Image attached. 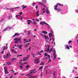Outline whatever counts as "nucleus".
Returning <instances> with one entry per match:
<instances>
[{
  "label": "nucleus",
  "mask_w": 78,
  "mask_h": 78,
  "mask_svg": "<svg viewBox=\"0 0 78 78\" xmlns=\"http://www.w3.org/2000/svg\"><path fill=\"white\" fill-rule=\"evenodd\" d=\"M36 2H35V3H34L33 4V6H34V4H36Z\"/></svg>",
  "instance_id": "obj_59"
},
{
  "label": "nucleus",
  "mask_w": 78,
  "mask_h": 78,
  "mask_svg": "<svg viewBox=\"0 0 78 78\" xmlns=\"http://www.w3.org/2000/svg\"><path fill=\"white\" fill-rule=\"evenodd\" d=\"M33 23L34 24H36V22L35 21H34L33 22Z\"/></svg>",
  "instance_id": "obj_48"
},
{
  "label": "nucleus",
  "mask_w": 78,
  "mask_h": 78,
  "mask_svg": "<svg viewBox=\"0 0 78 78\" xmlns=\"http://www.w3.org/2000/svg\"><path fill=\"white\" fill-rule=\"evenodd\" d=\"M58 5L57 4L56 5H55V8H58Z\"/></svg>",
  "instance_id": "obj_47"
},
{
  "label": "nucleus",
  "mask_w": 78,
  "mask_h": 78,
  "mask_svg": "<svg viewBox=\"0 0 78 78\" xmlns=\"http://www.w3.org/2000/svg\"><path fill=\"white\" fill-rule=\"evenodd\" d=\"M36 70H32L31 71H30V74H31V73H33V72H34V71H35Z\"/></svg>",
  "instance_id": "obj_19"
},
{
  "label": "nucleus",
  "mask_w": 78,
  "mask_h": 78,
  "mask_svg": "<svg viewBox=\"0 0 78 78\" xmlns=\"http://www.w3.org/2000/svg\"><path fill=\"white\" fill-rule=\"evenodd\" d=\"M15 44H18V43H19V42L16 41L15 42Z\"/></svg>",
  "instance_id": "obj_44"
},
{
  "label": "nucleus",
  "mask_w": 78,
  "mask_h": 78,
  "mask_svg": "<svg viewBox=\"0 0 78 78\" xmlns=\"http://www.w3.org/2000/svg\"><path fill=\"white\" fill-rule=\"evenodd\" d=\"M48 48H46L47 50H46V48H45V51L46 52H47L48 51H49V49H50V45H48Z\"/></svg>",
  "instance_id": "obj_3"
},
{
  "label": "nucleus",
  "mask_w": 78,
  "mask_h": 78,
  "mask_svg": "<svg viewBox=\"0 0 78 78\" xmlns=\"http://www.w3.org/2000/svg\"><path fill=\"white\" fill-rule=\"evenodd\" d=\"M39 58H37V59H34V63L35 64H38L39 63V62L37 61H39Z\"/></svg>",
  "instance_id": "obj_1"
},
{
  "label": "nucleus",
  "mask_w": 78,
  "mask_h": 78,
  "mask_svg": "<svg viewBox=\"0 0 78 78\" xmlns=\"http://www.w3.org/2000/svg\"><path fill=\"white\" fill-rule=\"evenodd\" d=\"M32 55L33 56V58H36V57L35 56H34V55H35L33 53H32Z\"/></svg>",
  "instance_id": "obj_24"
},
{
  "label": "nucleus",
  "mask_w": 78,
  "mask_h": 78,
  "mask_svg": "<svg viewBox=\"0 0 78 78\" xmlns=\"http://www.w3.org/2000/svg\"><path fill=\"white\" fill-rule=\"evenodd\" d=\"M62 11V9H60V8H58V10H57V11H58V12H59V11Z\"/></svg>",
  "instance_id": "obj_20"
},
{
  "label": "nucleus",
  "mask_w": 78,
  "mask_h": 78,
  "mask_svg": "<svg viewBox=\"0 0 78 78\" xmlns=\"http://www.w3.org/2000/svg\"><path fill=\"white\" fill-rule=\"evenodd\" d=\"M22 12H20V16H21L22 15Z\"/></svg>",
  "instance_id": "obj_46"
},
{
  "label": "nucleus",
  "mask_w": 78,
  "mask_h": 78,
  "mask_svg": "<svg viewBox=\"0 0 78 78\" xmlns=\"http://www.w3.org/2000/svg\"><path fill=\"white\" fill-rule=\"evenodd\" d=\"M42 33H43L44 34H47V32L46 31H42Z\"/></svg>",
  "instance_id": "obj_15"
},
{
  "label": "nucleus",
  "mask_w": 78,
  "mask_h": 78,
  "mask_svg": "<svg viewBox=\"0 0 78 78\" xmlns=\"http://www.w3.org/2000/svg\"><path fill=\"white\" fill-rule=\"evenodd\" d=\"M53 48H51L50 50V49H49V51H49V53H51V51H52V50H53Z\"/></svg>",
  "instance_id": "obj_9"
},
{
  "label": "nucleus",
  "mask_w": 78,
  "mask_h": 78,
  "mask_svg": "<svg viewBox=\"0 0 78 78\" xmlns=\"http://www.w3.org/2000/svg\"><path fill=\"white\" fill-rule=\"evenodd\" d=\"M4 20L3 19H2L1 20H0V22H2V21H3Z\"/></svg>",
  "instance_id": "obj_56"
},
{
  "label": "nucleus",
  "mask_w": 78,
  "mask_h": 78,
  "mask_svg": "<svg viewBox=\"0 0 78 78\" xmlns=\"http://www.w3.org/2000/svg\"><path fill=\"white\" fill-rule=\"evenodd\" d=\"M28 45H30V43H27L26 45L24 46L25 47H28Z\"/></svg>",
  "instance_id": "obj_10"
},
{
  "label": "nucleus",
  "mask_w": 78,
  "mask_h": 78,
  "mask_svg": "<svg viewBox=\"0 0 78 78\" xmlns=\"http://www.w3.org/2000/svg\"><path fill=\"white\" fill-rule=\"evenodd\" d=\"M20 16V15H16V17L17 18V17H18V16Z\"/></svg>",
  "instance_id": "obj_55"
},
{
  "label": "nucleus",
  "mask_w": 78,
  "mask_h": 78,
  "mask_svg": "<svg viewBox=\"0 0 78 78\" xmlns=\"http://www.w3.org/2000/svg\"><path fill=\"white\" fill-rule=\"evenodd\" d=\"M14 9V8H10V11H11L12 12H13V10Z\"/></svg>",
  "instance_id": "obj_18"
},
{
  "label": "nucleus",
  "mask_w": 78,
  "mask_h": 78,
  "mask_svg": "<svg viewBox=\"0 0 78 78\" xmlns=\"http://www.w3.org/2000/svg\"><path fill=\"white\" fill-rule=\"evenodd\" d=\"M3 57L4 59H6V58H8L7 56H6L5 55H4Z\"/></svg>",
  "instance_id": "obj_26"
},
{
  "label": "nucleus",
  "mask_w": 78,
  "mask_h": 78,
  "mask_svg": "<svg viewBox=\"0 0 78 78\" xmlns=\"http://www.w3.org/2000/svg\"><path fill=\"white\" fill-rule=\"evenodd\" d=\"M43 69V66H40L39 67L38 70H41V69Z\"/></svg>",
  "instance_id": "obj_21"
},
{
  "label": "nucleus",
  "mask_w": 78,
  "mask_h": 78,
  "mask_svg": "<svg viewBox=\"0 0 78 78\" xmlns=\"http://www.w3.org/2000/svg\"><path fill=\"white\" fill-rule=\"evenodd\" d=\"M38 4L39 5H41V6H43L44 5V3L41 2H38Z\"/></svg>",
  "instance_id": "obj_7"
},
{
  "label": "nucleus",
  "mask_w": 78,
  "mask_h": 78,
  "mask_svg": "<svg viewBox=\"0 0 78 78\" xmlns=\"http://www.w3.org/2000/svg\"><path fill=\"white\" fill-rule=\"evenodd\" d=\"M27 22H32V21L30 20H27Z\"/></svg>",
  "instance_id": "obj_42"
},
{
  "label": "nucleus",
  "mask_w": 78,
  "mask_h": 78,
  "mask_svg": "<svg viewBox=\"0 0 78 78\" xmlns=\"http://www.w3.org/2000/svg\"><path fill=\"white\" fill-rule=\"evenodd\" d=\"M76 12H78V10H76Z\"/></svg>",
  "instance_id": "obj_63"
},
{
  "label": "nucleus",
  "mask_w": 78,
  "mask_h": 78,
  "mask_svg": "<svg viewBox=\"0 0 78 78\" xmlns=\"http://www.w3.org/2000/svg\"><path fill=\"white\" fill-rule=\"evenodd\" d=\"M4 69L5 70V72H7V68H5L4 67Z\"/></svg>",
  "instance_id": "obj_39"
},
{
  "label": "nucleus",
  "mask_w": 78,
  "mask_h": 78,
  "mask_svg": "<svg viewBox=\"0 0 78 78\" xmlns=\"http://www.w3.org/2000/svg\"><path fill=\"white\" fill-rule=\"evenodd\" d=\"M18 55V56H22V55Z\"/></svg>",
  "instance_id": "obj_52"
},
{
  "label": "nucleus",
  "mask_w": 78,
  "mask_h": 78,
  "mask_svg": "<svg viewBox=\"0 0 78 78\" xmlns=\"http://www.w3.org/2000/svg\"><path fill=\"white\" fill-rule=\"evenodd\" d=\"M11 51H12V52H13L14 51V49H12L11 50Z\"/></svg>",
  "instance_id": "obj_57"
},
{
  "label": "nucleus",
  "mask_w": 78,
  "mask_h": 78,
  "mask_svg": "<svg viewBox=\"0 0 78 78\" xmlns=\"http://www.w3.org/2000/svg\"><path fill=\"white\" fill-rule=\"evenodd\" d=\"M44 24H45L46 25L49 26V25H48V24L47 23L45 22H44V21L41 22L40 23V25H41L42 26H43V25H44Z\"/></svg>",
  "instance_id": "obj_2"
},
{
  "label": "nucleus",
  "mask_w": 78,
  "mask_h": 78,
  "mask_svg": "<svg viewBox=\"0 0 78 78\" xmlns=\"http://www.w3.org/2000/svg\"><path fill=\"white\" fill-rule=\"evenodd\" d=\"M7 57L8 58H9L10 57V56L9 55V54L8 53L7 54Z\"/></svg>",
  "instance_id": "obj_28"
},
{
  "label": "nucleus",
  "mask_w": 78,
  "mask_h": 78,
  "mask_svg": "<svg viewBox=\"0 0 78 78\" xmlns=\"http://www.w3.org/2000/svg\"><path fill=\"white\" fill-rule=\"evenodd\" d=\"M65 47L66 48H67V49H68V50L70 49V48H69V46L67 45L66 46H65Z\"/></svg>",
  "instance_id": "obj_25"
},
{
  "label": "nucleus",
  "mask_w": 78,
  "mask_h": 78,
  "mask_svg": "<svg viewBox=\"0 0 78 78\" xmlns=\"http://www.w3.org/2000/svg\"><path fill=\"white\" fill-rule=\"evenodd\" d=\"M46 13L48 14H50V12L49 11V10L48 9L46 8Z\"/></svg>",
  "instance_id": "obj_8"
},
{
  "label": "nucleus",
  "mask_w": 78,
  "mask_h": 78,
  "mask_svg": "<svg viewBox=\"0 0 78 78\" xmlns=\"http://www.w3.org/2000/svg\"><path fill=\"white\" fill-rule=\"evenodd\" d=\"M47 1L46 0H42V2L43 3H46Z\"/></svg>",
  "instance_id": "obj_30"
},
{
  "label": "nucleus",
  "mask_w": 78,
  "mask_h": 78,
  "mask_svg": "<svg viewBox=\"0 0 78 78\" xmlns=\"http://www.w3.org/2000/svg\"><path fill=\"white\" fill-rule=\"evenodd\" d=\"M7 29H8V28H6L5 29H3V31H6Z\"/></svg>",
  "instance_id": "obj_40"
},
{
  "label": "nucleus",
  "mask_w": 78,
  "mask_h": 78,
  "mask_svg": "<svg viewBox=\"0 0 78 78\" xmlns=\"http://www.w3.org/2000/svg\"><path fill=\"white\" fill-rule=\"evenodd\" d=\"M72 42V41L70 40V41H69L68 42V44H70V43H71Z\"/></svg>",
  "instance_id": "obj_43"
},
{
  "label": "nucleus",
  "mask_w": 78,
  "mask_h": 78,
  "mask_svg": "<svg viewBox=\"0 0 78 78\" xmlns=\"http://www.w3.org/2000/svg\"><path fill=\"white\" fill-rule=\"evenodd\" d=\"M36 21H37V22H39V20H38V19H36Z\"/></svg>",
  "instance_id": "obj_54"
},
{
  "label": "nucleus",
  "mask_w": 78,
  "mask_h": 78,
  "mask_svg": "<svg viewBox=\"0 0 78 78\" xmlns=\"http://www.w3.org/2000/svg\"><path fill=\"white\" fill-rule=\"evenodd\" d=\"M52 40H53V41H55V39H54V38H53V37H52Z\"/></svg>",
  "instance_id": "obj_61"
},
{
  "label": "nucleus",
  "mask_w": 78,
  "mask_h": 78,
  "mask_svg": "<svg viewBox=\"0 0 78 78\" xmlns=\"http://www.w3.org/2000/svg\"><path fill=\"white\" fill-rule=\"evenodd\" d=\"M7 45H8V43H7L5 46L6 47V50H7Z\"/></svg>",
  "instance_id": "obj_45"
},
{
  "label": "nucleus",
  "mask_w": 78,
  "mask_h": 78,
  "mask_svg": "<svg viewBox=\"0 0 78 78\" xmlns=\"http://www.w3.org/2000/svg\"><path fill=\"white\" fill-rule=\"evenodd\" d=\"M26 69H28V68H29V67H30V66L27 65L26 66Z\"/></svg>",
  "instance_id": "obj_27"
},
{
  "label": "nucleus",
  "mask_w": 78,
  "mask_h": 78,
  "mask_svg": "<svg viewBox=\"0 0 78 78\" xmlns=\"http://www.w3.org/2000/svg\"><path fill=\"white\" fill-rule=\"evenodd\" d=\"M21 38H19V39H17V38H15L14 39V40L15 41H20V40L21 39Z\"/></svg>",
  "instance_id": "obj_14"
},
{
  "label": "nucleus",
  "mask_w": 78,
  "mask_h": 78,
  "mask_svg": "<svg viewBox=\"0 0 78 78\" xmlns=\"http://www.w3.org/2000/svg\"><path fill=\"white\" fill-rule=\"evenodd\" d=\"M6 64H8L7 65H9V64H10V63L9 62H7L6 63Z\"/></svg>",
  "instance_id": "obj_58"
},
{
  "label": "nucleus",
  "mask_w": 78,
  "mask_h": 78,
  "mask_svg": "<svg viewBox=\"0 0 78 78\" xmlns=\"http://www.w3.org/2000/svg\"><path fill=\"white\" fill-rule=\"evenodd\" d=\"M39 11L38 10L37 11V16H39Z\"/></svg>",
  "instance_id": "obj_16"
},
{
  "label": "nucleus",
  "mask_w": 78,
  "mask_h": 78,
  "mask_svg": "<svg viewBox=\"0 0 78 78\" xmlns=\"http://www.w3.org/2000/svg\"><path fill=\"white\" fill-rule=\"evenodd\" d=\"M58 5L61 6H63V4H61L59 3H57V4Z\"/></svg>",
  "instance_id": "obj_22"
},
{
  "label": "nucleus",
  "mask_w": 78,
  "mask_h": 78,
  "mask_svg": "<svg viewBox=\"0 0 78 78\" xmlns=\"http://www.w3.org/2000/svg\"><path fill=\"white\" fill-rule=\"evenodd\" d=\"M54 57H53V59L54 60H56V55H53Z\"/></svg>",
  "instance_id": "obj_17"
},
{
  "label": "nucleus",
  "mask_w": 78,
  "mask_h": 78,
  "mask_svg": "<svg viewBox=\"0 0 78 78\" xmlns=\"http://www.w3.org/2000/svg\"><path fill=\"white\" fill-rule=\"evenodd\" d=\"M55 53H56V51H55V50H54V53H53V55H55Z\"/></svg>",
  "instance_id": "obj_35"
},
{
  "label": "nucleus",
  "mask_w": 78,
  "mask_h": 78,
  "mask_svg": "<svg viewBox=\"0 0 78 78\" xmlns=\"http://www.w3.org/2000/svg\"><path fill=\"white\" fill-rule=\"evenodd\" d=\"M54 9L55 10H57V11H58V8H54Z\"/></svg>",
  "instance_id": "obj_50"
},
{
  "label": "nucleus",
  "mask_w": 78,
  "mask_h": 78,
  "mask_svg": "<svg viewBox=\"0 0 78 78\" xmlns=\"http://www.w3.org/2000/svg\"><path fill=\"white\" fill-rule=\"evenodd\" d=\"M19 67L21 69H23V67L22 66H20Z\"/></svg>",
  "instance_id": "obj_49"
},
{
  "label": "nucleus",
  "mask_w": 78,
  "mask_h": 78,
  "mask_svg": "<svg viewBox=\"0 0 78 78\" xmlns=\"http://www.w3.org/2000/svg\"><path fill=\"white\" fill-rule=\"evenodd\" d=\"M55 72L54 71L53 75H55Z\"/></svg>",
  "instance_id": "obj_62"
},
{
  "label": "nucleus",
  "mask_w": 78,
  "mask_h": 78,
  "mask_svg": "<svg viewBox=\"0 0 78 78\" xmlns=\"http://www.w3.org/2000/svg\"><path fill=\"white\" fill-rule=\"evenodd\" d=\"M22 45H20L19 48L20 49H22Z\"/></svg>",
  "instance_id": "obj_29"
},
{
  "label": "nucleus",
  "mask_w": 78,
  "mask_h": 78,
  "mask_svg": "<svg viewBox=\"0 0 78 78\" xmlns=\"http://www.w3.org/2000/svg\"><path fill=\"white\" fill-rule=\"evenodd\" d=\"M19 35V33H16L13 36V37H15V36H18Z\"/></svg>",
  "instance_id": "obj_12"
},
{
  "label": "nucleus",
  "mask_w": 78,
  "mask_h": 78,
  "mask_svg": "<svg viewBox=\"0 0 78 78\" xmlns=\"http://www.w3.org/2000/svg\"><path fill=\"white\" fill-rule=\"evenodd\" d=\"M44 36V38L46 40H48V37L46 36V35L44 34L43 35Z\"/></svg>",
  "instance_id": "obj_5"
},
{
  "label": "nucleus",
  "mask_w": 78,
  "mask_h": 78,
  "mask_svg": "<svg viewBox=\"0 0 78 78\" xmlns=\"http://www.w3.org/2000/svg\"><path fill=\"white\" fill-rule=\"evenodd\" d=\"M46 74H47V70H46Z\"/></svg>",
  "instance_id": "obj_64"
},
{
  "label": "nucleus",
  "mask_w": 78,
  "mask_h": 78,
  "mask_svg": "<svg viewBox=\"0 0 78 78\" xmlns=\"http://www.w3.org/2000/svg\"><path fill=\"white\" fill-rule=\"evenodd\" d=\"M45 56H48L49 58H50V56L49 55H48L47 53H44Z\"/></svg>",
  "instance_id": "obj_6"
},
{
  "label": "nucleus",
  "mask_w": 78,
  "mask_h": 78,
  "mask_svg": "<svg viewBox=\"0 0 78 78\" xmlns=\"http://www.w3.org/2000/svg\"><path fill=\"white\" fill-rule=\"evenodd\" d=\"M49 61L48 62V63L49 62H51V60L50 59V57H49Z\"/></svg>",
  "instance_id": "obj_33"
},
{
  "label": "nucleus",
  "mask_w": 78,
  "mask_h": 78,
  "mask_svg": "<svg viewBox=\"0 0 78 78\" xmlns=\"http://www.w3.org/2000/svg\"><path fill=\"white\" fill-rule=\"evenodd\" d=\"M50 35H51V37H54V36H53V34H51V33H50Z\"/></svg>",
  "instance_id": "obj_32"
},
{
  "label": "nucleus",
  "mask_w": 78,
  "mask_h": 78,
  "mask_svg": "<svg viewBox=\"0 0 78 78\" xmlns=\"http://www.w3.org/2000/svg\"><path fill=\"white\" fill-rule=\"evenodd\" d=\"M41 76H42V73H41Z\"/></svg>",
  "instance_id": "obj_60"
},
{
  "label": "nucleus",
  "mask_w": 78,
  "mask_h": 78,
  "mask_svg": "<svg viewBox=\"0 0 78 78\" xmlns=\"http://www.w3.org/2000/svg\"><path fill=\"white\" fill-rule=\"evenodd\" d=\"M16 59H17V58H12V60H13V61H14V60H16Z\"/></svg>",
  "instance_id": "obj_34"
},
{
  "label": "nucleus",
  "mask_w": 78,
  "mask_h": 78,
  "mask_svg": "<svg viewBox=\"0 0 78 78\" xmlns=\"http://www.w3.org/2000/svg\"><path fill=\"white\" fill-rule=\"evenodd\" d=\"M3 50H5V48H6V47H5V46H3Z\"/></svg>",
  "instance_id": "obj_37"
},
{
  "label": "nucleus",
  "mask_w": 78,
  "mask_h": 78,
  "mask_svg": "<svg viewBox=\"0 0 78 78\" xmlns=\"http://www.w3.org/2000/svg\"><path fill=\"white\" fill-rule=\"evenodd\" d=\"M42 11H45V8H44L42 9Z\"/></svg>",
  "instance_id": "obj_51"
},
{
  "label": "nucleus",
  "mask_w": 78,
  "mask_h": 78,
  "mask_svg": "<svg viewBox=\"0 0 78 78\" xmlns=\"http://www.w3.org/2000/svg\"><path fill=\"white\" fill-rule=\"evenodd\" d=\"M40 66L44 65V62H43L42 61L41 62V63L40 64Z\"/></svg>",
  "instance_id": "obj_13"
},
{
  "label": "nucleus",
  "mask_w": 78,
  "mask_h": 78,
  "mask_svg": "<svg viewBox=\"0 0 78 78\" xmlns=\"http://www.w3.org/2000/svg\"><path fill=\"white\" fill-rule=\"evenodd\" d=\"M9 19H12V16H9Z\"/></svg>",
  "instance_id": "obj_36"
},
{
  "label": "nucleus",
  "mask_w": 78,
  "mask_h": 78,
  "mask_svg": "<svg viewBox=\"0 0 78 78\" xmlns=\"http://www.w3.org/2000/svg\"><path fill=\"white\" fill-rule=\"evenodd\" d=\"M5 74H7V73H9V72H8V71H5Z\"/></svg>",
  "instance_id": "obj_41"
},
{
  "label": "nucleus",
  "mask_w": 78,
  "mask_h": 78,
  "mask_svg": "<svg viewBox=\"0 0 78 78\" xmlns=\"http://www.w3.org/2000/svg\"><path fill=\"white\" fill-rule=\"evenodd\" d=\"M14 9H20V7L19 6H18V7H15V8H14Z\"/></svg>",
  "instance_id": "obj_31"
},
{
  "label": "nucleus",
  "mask_w": 78,
  "mask_h": 78,
  "mask_svg": "<svg viewBox=\"0 0 78 78\" xmlns=\"http://www.w3.org/2000/svg\"><path fill=\"white\" fill-rule=\"evenodd\" d=\"M21 7H22V8H26L27 7V6L25 5H22Z\"/></svg>",
  "instance_id": "obj_11"
},
{
  "label": "nucleus",
  "mask_w": 78,
  "mask_h": 78,
  "mask_svg": "<svg viewBox=\"0 0 78 78\" xmlns=\"http://www.w3.org/2000/svg\"><path fill=\"white\" fill-rule=\"evenodd\" d=\"M30 34H31V33L30 32V31H29V33H27V34L28 35H30Z\"/></svg>",
  "instance_id": "obj_38"
},
{
  "label": "nucleus",
  "mask_w": 78,
  "mask_h": 78,
  "mask_svg": "<svg viewBox=\"0 0 78 78\" xmlns=\"http://www.w3.org/2000/svg\"><path fill=\"white\" fill-rule=\"evenodd\" d=\"M41 12L42 13H45V11H42Z\"/></svg>",
  "instance_id": "obj_53"
},
{
  "label": "nucleus",
  "mask_w": 78,
  "mask_h": 78,
  "mask_svg": "<svg viewBox=\"0 0 78 78\" xmlns=\"http://www.w3.org/2000/svg\"><path fill=\"white\" fill-rule=\"evenodd\" d=\"M29 56H30V55H28L27 58H25V57H24L23 58V61H26V60H27V59H28Z\"/></svg>",
  "instance_id": "obj_4"
},
{
  "label": "nucleus",
  "mask_w": 78,
  "mask_h": 78,
  "mask_svg": "<svg viewBox=\"0 0 78 78\" xmlns=\"http://www.w3.org/2000/svg\"><path fill=\"white\" fill-rule=\"evenodd\" d=\"M29 76H30V78H34L35 77V76H33L31 75H30Z\"/></svg>",
  "instance_id": "obj_23"
}]
</instances>
